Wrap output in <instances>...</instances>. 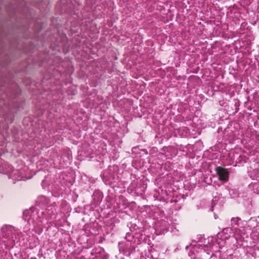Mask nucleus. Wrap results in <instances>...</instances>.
<instances>
[{
  "label": "nucleus",
  "instance_id": "f257e3e1",
  "mask_svg": "<svg viewBox=\"0 0 259 259\" xmlns=\"http://www.w3.org/2000/svg\"><path fill=\"white\" fill-rule=\"evenodd\" d=\"M244 221L241 220L239 217H233L231 220V225L234 228L233 229L230 228H225L223 230V233H226L229 230L233 231L234 236L236 239L239 238L243 235L247 233V231L244 226Z\"/></svg>",
  "mask_w": 259,
  "mask_h": 259
},
{
  "label": "nucleus",
  "instance_id": "f03ea898",
  "mask_svg": "<svg viewBox=\"0 0 259 259\" xmlns=\"http://www.w3.org/2000/svg\"><path fill=\"white\" fill-rule=\"evenodd\" d=\"M215 171L220 181L226 182L228 181L229 172L226 169L221 166H218L215 168Z\"/></svg>",
  "mask_w": 259,
  "mask_h": 259
},
{
  "label": "nucleus",
  "instance_id": "7ed1b4c3",
  "mask_svg": "<svg viewBox=\"0 0 259 259\" xmlns=\"http://www.w3.org/2000/svg\"><path fill=\"white\" fill-rule=\"evenodd\" d=\"M2 234L4 238H9L12 236L14 228L11 226H6L2 227L1 229Z\"/></svg>",
  "mask_w": 259,
  "mask_h": 259
},
{
  "label": "nucleus",
  "instance_id": "20e7f679",
  "mask_svg": "<svg viewBox=\"0 0 259 259\" xmlns=\"http://www.w3.org/2000/svg\"><path fill=\"white\" fill-rule=\"evenodd\" d=\"M101 254V259H107L106 256L105 255V253L103 250H102L101 252H99Z\"/></svg>",
  "mask_w": 259,
  "mask_h": 259
},
{
  "label": "nucleus",
  "instance_id": "39448f33",
  "mask_svg": "<svg viewBox=\"0 0 259 259\" xmlns=\"http://www.w3.org/2000/svg\"><path fill=\"white\" fill-rule=\"evenodd\" d=\"M98 253H97V254L96 255V257L97 259H100V256L98 255Z\"/></svg>",
  "mask_w": 259,
  "mask_h": 259
},
{
  "label": "nucleus",
  "instance_id": "423d86ee",
  "mask_svg": "<svg viewBox=\"0 0 259 259\" xmlns=\"http://www.w3.org/2000/svg\"><path fill=\"white\" fill-rule=\"evenodd\" d=\"M188 247H189V246H188V245L186 246V249H188Z\"/></svg>",
  "mask_w": 259,
  "mask_h": 259
}]
</instances>
